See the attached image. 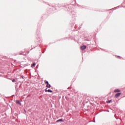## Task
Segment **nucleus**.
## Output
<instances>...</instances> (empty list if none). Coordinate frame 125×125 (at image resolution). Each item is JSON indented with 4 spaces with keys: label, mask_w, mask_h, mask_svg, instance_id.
I'll use <instances>...</instances> for the list:
<instances>
[{
    "label": "nucleus",
    "mask_w": 125,
    "mask_h": 125,
    "mask_svg": "<svg viewBox=\"0 0 125 125\" xmlns=\"http://www.w3.org/2000/svg\"><path fill=\"white\" fill-rule=\"evenodd\" d=\"M45 84H47L46 85V87L47 88H51V85H50V84H49V83L48 82V81H45Z\"/></svg>",
    "instance_id": "1"
},
{
    "label": "nucleus",
    "mask_w": 125,
    "mask_h": 125,
    "mask_svg": "<svg viewBox=\"0 0 125 125\" xmlns=\"http://www.w3.org/2000/svg\"><path fill=\"white\" fill-rule=\"evenodd\" d=\"M45 92H49V93H52V92H53V91H52V90H51L50 89H47V88H46V89H45Z\"/></svg>",
    "instance_id": "2"
},
{
    "label": "nucleus",
    "mask_w": 125,
    "mask_h": 125,
    "mask_svg": "<svg viewBox=\"0 0 125 125\" xmlns=\"http://www.w3.org/2000/svg\"><path fill=\"white\" fill-rule=\"evenodd\" d=\"M120 95H122V93H118L115 94V98H118V97H119V96H120Z\"/></svg>",
    "instance_id": "3"
},
{
    "label": "nucleus",
    "mask_w": 125,
    "mask_h": 125,
    "mask_svg": "<svg viewBox=\"0 0 125 125\" xmlns=\"http://www.w3.org/2000/svg\"><path fill=\"white\" fill-rule=\"evenodd\" d=\"M16 104H19L21 106V103L19 100H16Z\"/></svg>",
    "instance_id": "4"
},
{
    "label": "nucleus",
    "mask_w": 125,
    "mask_h": 125,
    "mask_svg": "<svg viewBox=\"0 0 125 125\" xmlns=\"http://www.w3.org/2000/svg\"><path fill=\"white\" fill-rule=\"evenodd\" d=\"M114 92H115V93L120 92V90H119V89H115V90H114Z\"/></svg>",
    "instance_id": "5"
},
{
    "label": "nucleus",
    "mask_w": 125,
    "mask_h": 125,
    "mask_svg": "<svg viewBox=\"0 0 125 125\" xmlns=\"http://www.w3.org/2000/svg\"><path fill=\"white\" fill-rule=\"evenodd\" d=\"M63 122V121L62 120V119H59V120L57 121V122Z\"/></svg>",
    "instance_id": "6"
},
{
    "label": "nucleus",
    "mask_w": 125,
    "mask_h": 125,
    "mask_svg": "<svg viewBox=\"0 0 125 125\" xmlns=\"http://www.w3.org/2000/svg\"><path fill=\"white\" fill-rule=\"evenodd\" d=\"M35 66H36V63H33L31 65V67H34Z\"/></svg>",
    "instance_id": "7"
},
{
    "label": "nucleus",
    "mask_w": 125,
    "mask_h": 125,
    "mask_svg": "<svg viewBox=\"0 0 125 125\" xmlns=\"http://www.w3.org/2000/svg\"><path fill=\"white\" fill-rule=\"evenodd\" d=\"M111 102V100H109V101H107V103H110Z\"/></svg>",
    "instance_id": "8"
},
{
    "label": "nucleus",
    "mask_w": 125,
    "mask_h": 125,
    "mask_svg": "<svg viewBox=\"0 0 125 125\" xmlns=\"http://www.w3.org/2000/svg\"><path fill=\"white\" fill-rule=\"evenodd\" d=\"M81 50H84L86 48H81Z\"/></svg>",
    "instance_id": "9"
},
{
    "label": "nucleus",
    "mask_w": 125,
    "mask_h": 125,
    "mask_svg": "<svg viewBox=\"0 0 125 125\" xmlns=\"http://www.w3.org/2000/svg\"><path fill=\"white\" fill-rule=\"evenodd\" d=\"M12 82H13V83H15L16 82V80L15 79H13Z\"/></svg>",
    "instance_id": "10"
},
{
    "label": "nucleus",
    "mask_w": 125,
    "mask_h": 125,
    "mask_svg": "<svg viewBox=\"0 0 125 125\" xmlns=\"http://www.w3.org/2000/svg\"><path fill=\"white\" fill-rule=\"evenodd\" d=\"M81 47H86V46H85V45H83V46H81Z\"/></svg>",
    "instance_id": "11"
},
{
    "label": "nucleus",
    "mask_w": 125,
    "mask_h": 125,
    "mask_svg": "<svg viewBox=\"0 0 125 125\" xmlns=\"http://www.w3.org/2000/svg\"><path fill=\"white\" fill-rule=\"evenodd\" d=\"M117 58H119V56H117Z\"/></svg>",
    "instance_id": "12"
},
{
    "label": "nucleus",
    "mask_w": 125,
    "mask_h": 125,
    "mask_svg": "<svg viewBox=\"0 0 125 125\" xmlns=\"http://www.w3.org/2000/svg\"><path fill=\"white\" fill-rule=\"evenodd\" d=\"M24 111L25 112V113H26V111L24 110Z\"/></svg>",
    "instance_id": "13"
}]
</instances>
